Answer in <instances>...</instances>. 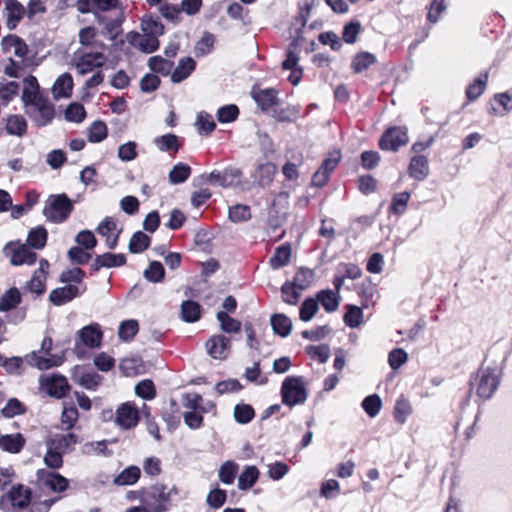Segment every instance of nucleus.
<instances>
[{
  "mask_svg": "<svg viewBox=\"0 0 512 512\" xmlns=\"http://www.w3.org/2000/svg\"><path fill=\"white\" fill-rule=\"evenodd\" d=\"M408 173L411 178L417 181H423L429 175L428 159L424 155H415L411 158L408 167Z\"/></svg>",
  "mask_w": 512,
  "mask_h": 512,
  "instance_id": "obj_20",
  "label": "nucleus"
},
{
  "mask_svg": "<svg viewBox=\"0 0 512 512\" xmlns=\"http://www.w3.org/2000/svg\"><path fill=\"white\" fill-rule=\"evenodd\" d=\"M275 172L276 166L273 163L266 162L259 164L254 175L255 181L261 187H266L272 182Z\"/></svg>",
  "mask_w": 512,
  "mask_h": 512,
  "instance_id": "obj_31",
  "label": "nucleus"
},
{
  "mask_svg": "<svg viewBox=\"0 0 512 512\" xmlns=\"http://www.w3.org/2000/svg\"><path fill=\"white\" fill-rule=\"evenodd\" d=\"M64 117L68 122L81 123L86 117L85 108L82 104L73 102L67 106Z\"/></svg>",
  "mask_w": 512,
  "mask_h": 512,
  "instance_id": "obj_52",
  "label": "nucleus"
},
{
  "mask_svg": "<svg viewBox=\"0 0 512 512\" xmlns=\"http://www.w3.org/2000/svg\"><path fill=\"white\" fill-rule=\"evenodd\" d=\"M253 99L263 112L273 111L279 104L278 92L274 88H266L254 92Z\"/></svg>",
  "mask_w": 512,
  "mask_h": 512,
  "instance_id": "obj_18",
  "label": "nucleus"
},
{
  "mask_svg": "<svg viewBox=\"0 0 512 512\" xmlns=\"http://www.w3.org/2000/svg\"><path fill=\"white\" fill-rule=\"evenodd\" d=\"M181 318L187 323L197 322L201 318V306L193 300H185L181 304Z\"/></svg>",
  "mask_w": 512,
  "mask_h": 512,
  "instance_id": "obj_32",
  "label": "nucleus"
},
{
  "mask_svg": "<svg viewBox=\"0 0 512 512\" xmlns=\"http://www.w3.org/2000/svg\"><path fill=\"white\" fill-rule=\"evenodd\" d=\"M26 412V408L22 402L17 398H11L8 400L1 413L6 418H13L17 415H22Z\"/></svg>",
  "mask_w": 512,
  "mask_h": 512,
  "instance_id": "obj_64",
  "label": "nucleus"
},
{
  "mask_svg": "<svg viewBox=\"0 0 512 512\" xmlns=\"http://www.w3.org/2000/svg\"><path fill=\"white\" fill-rule=\"evenodd\" d=\"M139 331L138 322L134 319H129L121 322L118 330V336L124 341H130Z\"/></svg>",
  "mask_w": 512,
  "mask_h": 512,
  "instance_id": "obj_56",
  "label": "nucleus"
},
{
  "mask_svg": "<svg viewBox=\"0 0 512 512\" xmlns=\"http://www.w3.org/2000/svg\"><path fill=\"white\" fill-rule=\"evenodd\" d=\"M73 89V78L69 73L60 75L53 85V96L55 99L68 98Z\"/></svg>",
  "mask_w": 512,
  "mask_h": 512,
  "instance_id": "obj_23",
  "label": "nucleus"
},
{
  "mask_svg": "<svg viewBox=\"0 0 512 512\" xmlns=\"http://www.w3.org/2000/svg\"><path fill=\"white\" fill-rule=\"evenodd\" d=\"M410 199V193L403 191L393 196L390 205V211L396 215H401L407 208L408 201Z\"/></svg>",
  "mask_w": 512,
  "mask_h": 512,
  "instance_id": "obj_62",
  "label": "nucleus"
},
{
  "mask_svg": "<svg viewBox=\"0 0 512 512\" xmlns=\"http://www.w3.org/2000/svg\"><path fill=\"white\" fill-rule=\"evenodd\" d=\"M151 238L142 231L135 232L130 238L128 249L132 254L145 251L150 246Z\"/></svg>",
  "mask_w": 512,
  "mask_h": 512,
  "instance_id": "obj_42",
  "label": "nucleus"
},
{
  "mask_svg": "<svg viewBox=\"0 0 512 512\" xmlns=\"http://www.w3.org/2000/svg\"><path fill=\"white\" fill-rule=\"evenodd\" d=\"M154 144L161 152L177 153L181 147L178 136L172 133L156 137Z\"/></svg>",
  "mask_w": 512,
  "mask_h": 512,
  "instance_id": "obj_33",
  "label": "nucleus"
},
{
  "mask_svg": "<svg viewBox=\"0 0 512 512\" xmlns=\"http://www.w3.org/2000/svg\"><path fill=\"white\" fill-rule=\"evenodd\" d=\"M347 311L344 314L343 321L350 328H357L363 322V311L356 305H347Z\"/></svg>",
  "mask_w": 512,
  "mask_h": 512,
  "instance_id": "obj_48",
  "label": "nucleus"
},
{
  "mask_svg": "<svg viewBox=\"0 0 512 512\" xmlns=\"http://www.w3.org/2000/svg\"><path fill=\"white\" fill-rule=\"evenodd\" d=\"M282 402L286 406L294 407L303 404L308 397L303 378L301 376H289L281 386Z\"/></svg>",
  "mask_w": 512,
  "mask_h": 512,
  "instance_id": "obj_5",
  "label": "nucleus"
},
{
  "mask_svg": "<svg viewBox=\"0 0 512 512\" xmlns=\"http://www.w3.org/2000/svg\"><path fill=\"white\" fill-rule=\"evenodd\" d=\"M98 21L104 24L103 34L110 39H116L121 32L122 19H107L106 17L99 16Z\"/></svg>",
  "mask_w": 512,
  "mask_h": 512,
  "instance_id": "obj_55",
  "label": "nucleus"
},
{
  "mask_svg": "<svg viewBox=\"0 0 512 512\" xmlns=\"http://www.w3.org/2000/svg\"><path fill=\"white\" fill-rule=\"evenodd\" d=\"M20 302L21 294L19 290L16 287H12L0 297V311L8 312L17 307Z\"/></svg>",
  "mask_w": 512,
  "mask_h": 512,
  "instance_id": "obj_37",
  "label": "nucleus"
},
{
  "mask_svg": "<svg viewBox=\"0 0 512 512\" xmlns=\"http://www.w3.org/2000/svg\"><path fill=\"white\" fill-rule=\"evenodd\" d=\"M221 329L226 333H237L241 329V322L230 317L227 312L219 311L216 315Z\"/></svg>",
  "mask_w": 512,
  "mask_h": 512,
  "instance_id": "obj_53",
  "label": "nucleus"
},
{
  "mask_svg": "<svg viewBox=\"0 0 512 512\" xmlns=\"http://www.w3.org/2000/svg\"><path fill=\"white\" fill-rule=\"evenodd\" d=\"M115 442V439L86 442L82 446V453L85 455H101L104 457H110L113 452L108 449V445Z\"/></svg>",
  "mask_w": 512,
  "mask_h": 512,
  "instance_id": "obj_25",
  "label": "nucleus"
},
{
  "mask_svg": "<svg viewBox=\"0 0 512 512\" xmlns=\"http://www.w3.org/2000/svg\"><path fill=\"white\" fill-rule=\"evenodd\" d=\"M22 101L26 115L37 127L49 125L55 117V107L47 97L40 93L23 90Z\"/></svg>",
  "mask_w": 512,
  "mask_h": 512,
  "instance_id": "obj_1",
  "label": "nucleus"
},
{
  "mask_svg": "<svg viewBox=\"0 0 512 512\" xmlns=\"http://www.w3.org/2000/svg\"><path fill=\"white\" fill-rule=\"evenodd\" d=\"M5 129L9 135L22 137L27 132V122L22 115H10L6 120Z\"/></svg>",
  "mask_w": 512,
  "mask_h": 512,
  "instance_id": "obj_34",
  "label": "nucleus"
},
{
  "mask_svg": "<svg viewBox=\"0 0 512 512\" xmlns=\"http://www.w3.org/2000/svg\"><path fill=\"white\" fill-rule=\"evenodd\" d=\"M500 384V374L496 368L481 367L476 376L470 380V389L467 398L470 397L472 390L476 389V395L482 400H489L496 392ZM468 399L464 401V405Z\"/></svg>",
  "mask_w": 512,
  "mask_h": 512,
  "instance_id": "obj_2",
  "label": "nucleus"
},
{
  "mask_svg": "<svg viewBox=\"0 0 512 512\" xmlns=\"http://www.w3.org/2000/svg\"><path fill=\"white\" fill-rule=\"evenodd\" d=\"M172 494H177L175 487L166 491L165 485L155 484L143 491L141 501L151 512H166L169 510L167 503Z\"/></svg>",
  "mask_w": 512,
  "mask_h": 512,
  "instance_id": "obj_4",
  "label": "nucleus"
},
{
  "mask_svg": "<svg viewBox=\"0 0 512 512\" xmlns=\"http://www.w3.org/2000/svg\"><path fill=\"white\" fill-rule=\"evenodd\" d=\"M361 406L370 418H374L382 408V400L378 394H371L363 399Z\"/></svg>",
  "mask_w": 512,
  "mask_h": 512,
  "instance_id": "obj_49",
  "label": "nucleus"
},
{
  "mask_svg": "<svg viewBox=\"0 0 512 512\" xmlns=\"http://www.w3.org/2000/svg\"><path fill=\"white\" fill-rule=\"evenodd\" d=\"M299 114V109L295 106H287L285 108L275 107L272 116L279 122H294Z\"/></svg>",
  "mask_w": 512,
  "mask_h": 512,
  "instance_id": "obj_59",
  "label": "nucleus"
},
{
  "mask_svg": "<svg viewBox=\"0 0 512 512\" xmlns=\"http://www.w3.org/2000/svg\"><path fill=\"white\" fill-rule=\"evenodd\" d=\"M86 290V286L82 290L76 285L68 284L58 287L50 292L49 300L55 306H62L76 297L80 296Z\"/></svg>",
  "mask_w": 512,
  "mask_h": 512,
  "instance_id": "obj_15",
  "label": "nucleus"
},
{
  "mask_svg": "<svg viewBox=\"0 0 512 512\" xmlns=\"http://www.w3.org/2000/svg\"><path fill=\"white\" fill-rule=\"evenodd\" d=\"M73 202L65 194L50 195L43 209V215L49 222L62 223L73 211Z\"/></svg>",
  "mask_w": 512,
  "mask_h": 512,
  "instance_id": "obj_3",
  "label": "nucleus"
},
{
  "mask_svg": "<svg viewBox=\"0 0 512 512\" xmlns=\"http://www.w3.org/2000/svg\"><path fill=\"white\" fill-rule=\"evenodd\" d=\"M191 167L188 164L179 162L170 170L168 179L173 185L184 183L191 175Z\"/></svg>",
  "mask_w": 512,
  "mask_h": 512,
  "instance_id": "obj_38",
  "label": "nucleus"
},
{
  "mask_svg": "<svg viewBox=\"0 0 512 512\" xmlns=\"http://www.w3.org/2000/svg\"><path fill=\"white\" fill-rule=\"evenodd\" d=\"M215 43V36L210 32H204L202 37L194 46V54L196 57H204L211 53Z\"/></svg>",
  "mask_w": 512,
  "mask_h": 512,
  "instance_id": "obj_43",
  "label": "nucleus"
},
{
  "mask_svg": "<svg viewBox=\"0 0 512 512\" xmlns=\"http://www.w3.org/2000/svg\"><path fill=\"white\" fill-rule=\"evenodd\" d=\"M488 80V72L481 73L466 89V97L469 101H475L484 92Z\"/></svg>",
  "mask_w": 512,
  "mask_h": 512,
  "instance_id": "obj_36",
  "label": "nucleus"
},
{
  "mask_svg": "<svg viewBox=\"0 0 512 512\" xmlns=\"http://www.w3.org/2000/svg\"><path fill=\"white\" fill-rule=\"evenodd\" d=\"M270 322L275 334L285 338L291 333L292 321L285 314H273Z\"/></svg>",
  "mask_w": 512,
  "mask_h": 512,
  "instance_id": "obj_30",
  "label": "nucleus"
},
{
  "mask_svg": "<svg viewBox=\"0 0 512 512\" xmlns=\"http://www.w3.org/2000/svg\"><path fill=\"white\" fill-rule=\"evenodd\" d=\"M24 360L19 356L6 357L0 354V367L9 375L20 376L24 372Z\"/></svg>",
  "mask_w": 512,
  "mask_h": 512,
  "instance_id": "obj_26",
  "label": "nucleus"
},
{
  "mask_svg": "<svg viewBox=\"0 0 512 512\" xmlns=\"http://www.w3.org/2000/svg\"><path fill=\"white\" fill-rule=\"evenodd\" d=\"M315 299L328 313L336 311L340 303L339 295L331 289L320 290Z\"/></svg>",
  "mask_w": 512,
  "mask_h": 512,
  "instance_id": "obj_27",
  "label": "nucleus"
},
{
  "mask_svg": "<svg viewBox=\"0 0 512 512\" xmlns=\"http://www.w3.org/2000/svg\"><path fill=\"white\" fill-rule=\"evenodd\" d=\"M139 420V411L131 402L121 404L115 412V423L124 430L135 427Z\"/></svg>",
  "mask_w": 512,
  "mask_h": 512,
  "instance_id": "obj_13",
  "label": "nucleus"
},
{
  "mask_svg": "<svg viewBox=\"0 0 512 512\" xmlns=\"http://www.w3.org/2000/svg\"><path fill=\"white\" fill-rule=\"evenodd\" d=\"M196 69V62L192 57L181 58L177 67L171 73V81L180 83L187 79Z\"/></svg>",
  "mask_w": 512,
  "mask_h": 512,
  "instance_id": "obj_21",
  "label": "nucleus"
},
{
  "mask_svg": "<svg viewBox=\"0 0 512 512\" xmlns=\"http://www.w3.org/2000/svg\"><path fill=\"white\" fill-rule=\"evenodd\" d=\"M144 278L151 283H160L164 280L165 269L161 262L151 261L143 272Z\"/></svg>",
  "mask_w": 512,
  "mask_h": 512,
  "instance_id": "obj_44",
  "label": "nucleus"
},
{
  "mask_svg": "<svg viewBox=\"0 0 512 512\" xmlns=\"http://www.w3.org/2000/svg\"><path fill=\"white\" fill-rule=\"evenodd\" d=\"M411 412H412V408L407 399H405L403 397L397 399L395 406H394V411H393V416L397 423H399V424L405 423L407 420V417L411 414Z\"/></svg>",
  "mask_w": 512,
  "mask_h": 512,
  "instance_id": "obj_51",
  "label": "nucleus"
},
{
  "mask_svg": "<svg viewBox=\"0 0 512 512\" xmlns=\"http://www.w3.org/2000/svg\"><path fill=\"white\" fill-rule=\"evenodd\" d=\"M162 419L166 423L169 431H174L180 424L177 404L172 401L170 408L162 412Z\"/></svg>",
  "mask_w": 512,
  "mask_h": 512,
  "instance_id": "obj_60",
  "label": "nucleus"
},
{
  "mask_svg": "<svg viewBox=\"0 0 512 512\" xmlns=\"http://www.w3.org/2000/svg\"><path fill=\"white\" fill-rule=\"evenodd\" d=\"M376 62L377 58L374 54L361 51L353 57L351 61V69L354 73L359 74L368 70Z\"/></svg>",
  "mask_w": 512,
  "mask_h": 512,
  "instance_id": "obj_24",
  "label": "nucleus"
},
{
  "mask_svg": "<svg viewBox=\"0 0 512 512\" xmlns=\"http://www.w3.org/2000/svg\"><path fill=\"white\" fill-rule=\"evenodd\" d=\"M254 416L255 411L249 404H237L234 407V418L239 424H247L251 422Z\"/></svg>",
  "mask_w": 512,
  "mask_h": 512,
  "instance_id": "obj_58",
  "label": "nucleus"
},
{
  "mask_svg": "<svg viewBox=\"0 0 512 512\" xmlns=\"http://www.w3.org/2000/svg\"><path fill=\"white\" fill-rule=\"evenodd\" d=\"M238 471V465L233 461H226L219 469V479L224 484H232Z\"/></svg>",
  "mask_w": 512,
  "mask_h": 512,
  "instance_id": "obj_61",
  "label": "nucleus"
},
{
  "mask_svg": "<svg viewBox=\"0 0 512 512\" xmlns=\"http://www.w3.org/2000/svg\"><path fill=\"white\" fill-rule=\"evenodd\" d=\"M78 336L80 341L87 347L97 348L100 347L103 333L100 325L93 323L87 325L79 330Z\"/></svg>",
  "mask_w": 512,
  "mask_h": 512,
  "instance_id": "obj_19",
  "label": "nucleus"
},
{
  "mask_svg": "<svg viewBox=\"0 0 512 512\" xmlns=\"http://www.w3.org/2000/svg\"><path fill=\"white\" fill-rule=\"evenodd\" d=\"M291 258V246L288 243L278 246L269 260L273 269H280L286 266Z\"/></svg>",
  "mask_w": 512,
  "mask_h": 512,
  "instance_id": "obj_29",
  "label": "nucleus"
},
{
  "mask_svg": "<svg viewBox=\"0 0 512 512\" xmlns=\"http://www.w3.org/2000/svg\"><path fill=\"white\" fill-rule=\"evenodd\" d=\"M73 61L78 73L85 75L91 72L94 68L102 67L105 61V56L101 52H86L79 49L74 53Z\"/></svg>",
  "mask_w": 512,
  "mask_h": 512,
  "instance_id": "obj_11",
  "label": "nucleus"
},
{
  "mask_svg": "<svg viewBox=\"0 0 512 512\" xmlns=\"http://www.w3.org/2000/svg\"><path fill=\"white\" fill-rule=\"evenodd\" d=\"M31 499V489L22 484H18L13 486L6 495L1 497L0 505L5 509L6 503H9L13 509L22 510L30 505Z\"/></svg>",
  "mask_w": 512,
  "mask_h": 512,
  "instance_id": "obj_10",
  "label": "nucleus"
},
{
  "mask_svg": "<svg viewBox=\"0 0 512 512\" xmlns=\"http://www.w3.org/2000/svg\"><path fill=\"white\" fill-rule=\"evenodd\" d=\"M25 443L26 440L21 433L0 436V447L2 450L12 454L19 453L23 449Z\"/></svg>",
  "mask_w": 512,
  "mask_h": 512,
  "instance_id": "obj_22",
  "label": "nucleus"
},
{
  "mask_svg": "<svg viewBox=\"0 0 512 512\" xmlns=\"http://www.w3.org/2000/svg\"><path fill=\"white\" fill-rule=\"evenodd\" d=\"M230 348V338L222 334L214 335L210 337L206 342L207 353L214 359H226L230 353Z\"/></svg>",
  "mask_w": 512,
  "mask_h": 512,
  "instance_id": "obj_14",
  "label": "nucleus"
},
{
  "mask_svg": "<svg viewBox=\"0 0 512 512\" xmlns=\"http://www.w3.org/2000/svg\"><path fill=\"white\" fill-rule=\"evenodd\" d=\"M26 13L24 6L18 0H4L6 26L14 30Z\"/></svg>",
  "mask_w": 512,
  "mask_h": 512,
  "instance_id": "obj_16",
  "label": "nucleus"
},
{
  "mask_svg": "<svg viewBox=\"0 0 512 512\" xmlns=\"http://www.w3.org/2000/svg\"><path fill=\"white\" fill-rule=\"evenodd\" d=\"M4 253L10 256V262L14 266L33 265L37 260V254L23 244L16 246L13 242H9L4 247Z\"/></svg>",
  "mask_w": 512,
  "mask_h": 512,
  "instance_id": "obj_12",
  "label": "nucleus"
},
{
  "mask_svg": "<svg viewBox=\"0 0 512 512\" xmlns=\"http://www.w3.org/2000/svg\"><path fill=\"white\" fill-rule=\"evenodd\" d=\"M39 384L42 391L55 399L64 398L71 389L67 378L58 373L41 376L39 379Z\"/></svg>",
  "mask_w": 512,
  "mask_h": 512,
  "instance_id": "obj_6",
  "label": "nucleus"
},
{
  "mask_svg": "<svg viewBox=\"0 0 512 512\" xmlns=\"http://www.w3.org/2000/svg\"><path fill=\"white\" fill-rule=\"evenodd\" d=\"M148 66L153 72L167 76L172 73L174 63L161 56H153L149 59Z\"/></svg>",
  "mask_w": 512,
  "mask_h": 512,
  "instance_id": "obj_47",
  "label": "nucleus"
},
{
  "mask_svg": "<svg viewBox=\"0 0 512 512\" xmlns=\"http://www.w3.org/2000/svg\"><path fill=\"white\" fill-rule=\"evenodd\" d=\"M239 116V108L235 104H228L217 110L216 117L220 123H231Z\"/></svg>",
  "mask_w": 512,
  "mask_h": 512,
  "instance_id": "obj_57",
  "label": "nucleus"
},
{
  "mask_svg": "<svg viewBox=\"0 0 512 512\" xmlns=\"http://www.w3.org/2000/svg\"><path fill=\"white\" fill-rule=\"evenodd\" d=\"M251 208L245 204H235L228 209V219L232 223L247 222L251 219Z\"/></svg>",
  "mask_w": 512,
  "mask_h": 512,
  "instance_id": "obj_39",
  "label": "nucleus"
},
{
  "mask_svg": "<svg viewBox=\"0 0 512 512\" xmlns=\"http://www.w3.org/2000/svg\"><path fill=\"white\" fill-rule=\"evenodd\" d=\"M37 484L42 489H48L55 493L65 491L69 486L67 478L55 471L39 469L36 473Z\"/></svg>",
  "mask_w": 512,
  "mask_h": 512,
  "instance_id": "obj_9",
  "label": "nucleus"
},
{
  "mask_svg": "<svg viewBox=\"0 0 512 512\" xmlns=\"http://www.w3.org/2000/svg\"><path fill=\"white\" fill-rule=\"evenodd\" d=\"M319 310L318 300L312 297L306 298L299 310V318L304 322H309L313 319Z\"/></svg>",
  "mask_w": 512,
  "mask_h": 512,
  "instance_id": "obj_46",
  "label": "nucleus"
},
{
  "mask_svg": "<svg viewBox=\"0 0 512 512\" xmlns=\"http://www.w3.org/2000/svg\"><path fill=\"white\" fill-rule=\"evenodd\" d=\"M47 447L44 463L51 469H59L63 465V452L59 448H56L55 441H48Z\"/></svg>",
  "mask_w": 512,
  "mask_h": 512,
  "instance_id": "obj_35",
  "label": "nucleus"
},
{
  "mask_svg": "<svg viewBox=\"0 0 512 512\" xmlns=\"http://www.w3.org/2000/svg\"><path fill=\"white\" fill-rule=\"evenodd\" d=\"M242 172L236 167H226L224 170H213L209 174L201 175V178L212 186L228 188L237 185L240 181Z\"/></svg>",
  "mask_w": 512,
  "mask_h": 512,
  "instance_id": "obj_7",
  "label": "nucleus"
},
{
  "mask_svg": "<svg viewBox=\"0 0 512 512\" xmlns=\"http://www.w3.org/2000/svg\"><path fill=\"white\" fill-rule=\"evenodd\" d=\"M196 125L198 126V131L200 133L210 134L212 133L215 128L216 124L215 121L209 113L205 111H201L197 115L196 119Z\"/></svg>",
  "mask_w": 512,
  "mask_h": 512,
  "instance_id": "obj_63",
  "label": "nucleus"
},
{
  "mask_svg": "<svg viewBox=\"0 0 512 512\" xmlns=\"http://www.w3.org/2000/svg\"><path fill=\"white\" fill-rule=\"evenodd\" d=\"M313 277V270L302 267L295 273V276L291 283L298 287L299 291H303L310 286Z\"/></svg>",
  "mask_w": 512,
  "mask_h": 512,
  "instance_id": "obj_54",
  "label": "nucleus"
},
{
  "mask_svg": "<svg viewBox=\"0 0 512 512\" xmlns=\"http://www.w3.org/2000/svg\"><path fill=\"white\" fill-rule=\"evenodd\" d=\"M108 135V128L104 121H94L88 128V140L91 143H99Z\"/></svg>",
  "mask_w": 512,
  "mask_h": 512,
  "instance_id": "obj_45",
  "label": "nucleus"
},
{
  "mask_svg": "<svg viewBox=\"0 0 512 512\" xmlns=\"http://www.w3.org/2000/svg\"><path fill=\"white\" fill-rule=\"evenodd\" d=\"M141 475V470L138 466L131 465L120 472L113 480L117 486H130L135 484Z\"/></svg>",
  "mask_w": 512,
  "mask_h": 512,
  "instance_id": "obj_28",
  "label": "nucleus"
},
{
  "mask_svg": "<svg viewBox=\"0 0 512 512\" xmlns=\"http://www.w3.org/2000/svg\"><path fill=\"white\" fill-rule=\"evenodd\" d=\"M47 238V230L43 226H38L29 231L27 244L29 247L39 250L45 247Z\"/></svg>",
  "mask_w": 512,
  "mask_h": 512,
  "instance_id": "obj_40",
  "label": "nucleus"
},
{
  "mask_svg": "<svg viewBox=\"0 0 512 512\" xmlns=\"http://www.w3.org/2000/svg\"><path fill=\"white\" fill-rule=\"evenodd\" d=\"M79 417L78 410L73 402L67 403L64 402L63 411L61 414V422L65 425L67 430H70L74 427Z\"/></svg>",
  "mask_w": 512,
  "mask_h": 512,
  "instance_id": "obj_50",
  "label": "nucleus"
},
{
  "mask_svg": "<svg viewBox=\"0 0 512 512\" xmlns=\"http://www.w3.org/2000/svg\"><path fill=\"white\" fill-rule=\"evenodd\" d=\"M409 141L407 128L394 126L388 128L379 140V147L382 150L396 152L400 147L405 146Z\"/></svg>",
  "mask_w": 512,
  "mask_h": 512,
  "instance_id": "obj_8",
  "label": "nucleus"
},
{
  "mask_svg": "<svg viewBox=\"0 0 512 512\" xmlns=\"http://www.w3.org/2000/svg\"><path fill=\"white\" fill-rule=\"evenodd\" d=\"M259 478V470L256 466H247L238 477V488L240 490L250 489Z\"/></svg>",
  "mask_w": 512,
  "mask_h": 512,
  "instance_id": "obj_41",
  "label": "nucleus"
},
{
  "mask_svg": "<svg viewBox=\"0 0 512 512\" xmlns=\"http://www.w3.org/2000/svg\"><path fill=\"white\" fill-rule=\"evenodd\" d=\"M126 261V256L122 253L114 254L106 252L95 257L91 264V270L97 272L102 268L121 267L126 264Z\"/></svg>",
  "mask_w": 512,
  "mask_h": 512,
  "instance_id": "obj_17",
  "label": "nucleus"
}]
</instances>
